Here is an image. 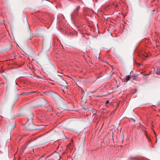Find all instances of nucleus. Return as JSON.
<instances>
[{
  "label": "nucleus",
  "instance_id": "ddd939ff",
  "mask_svg": "<svg viewBox=\"0 0 160 160\" xmlns=\"http://www.w3.org/2000/svg\"><path fill=\"white\" fill-rule=\"evenodd\" d=\"M30 142H29V143H28V144H29V143H30Z\"/></svg>",
  "mask_w": 160,
  "mask_h": 160
},
{
  "label": "nucleus",
  "instance_id": "f03ea898",
  "mask_svg": "<svg viewBox=\"0 0 160 160\" xmlns=\"http://www.w3.org/2000/svg\"><path fill=\"white\" fill-rule=\"evenodd\" d=\"M80 8V6H78L76 7L75 10L73 11V12L71 14V15L72 17L76 16L77 15Z\"/></svg>",
  "mask_w": 160,
  "mask_h": 160
},
{
  "label": "nucleus",
  "instance_id": "dca6fc26",
  "mask_svg": "<svg viewBox=\"0 0 160 160\" xmlns=\"http://www.w3.org/2000/svg\"><path fill=\"white\" fill-rule=\"evenodd\" d=\"M16 84H17V83L16 82Z\"/></svg>",
  "mask_w": 160,
  "mask_h": 160
},
{
  "label": "nucleus",
  "instance_id": "f257e3e1",
  "mask_svg": "<svg viewBox=\"0 0 160 160\" xmlns=\"http://www.w3.org/2000/svg\"><path fill=\"white\" fill-rule=\"evenodd\" d=\"M60 157L59 154L57 153H54L47 157L45 160L49 159L50 160H59Z\"/></svg>",
  "mask_w": 160,
  "mask_h": 160
},
{
  "label": "nucleus",
  "instance_id": "423d86ee",
  "mask_svg": "<svg viewBox=\"0 0 160 160\" xmlns=\"http://www.w3.org/2000/svg\"><path fill=\"white\" fill-rule=\"evenodd\" d=\"M36 92H24L22 93V94L23 95H28L29 94L32 93Z\"/></svg>",
  "mask_w": 160,
  "mask_h": 160
},
{
  "label": "nucleus",
  "instance_id": "4468645a",
  "mask_svg": "<svg viewBox=\"0 0 160 160\" xmlns=\"http://www.w3.org/2000/svg\"><path fill=\"white\" fill-rule=\"evenodd\" d=\"M30 142H29V143H28V144H29V143H30Z\"/></svg>",
  "mask_w": 160,
  "mask_h": 160
},
{
  "label": "nucleus",
  "instance_id": "9d476101",
  "mask_svg": "<svg viewBox=\"0 0 160 160\" xmlns=\"http://www.w3.org/2000/svg\"><path fill=\"white\" fill-rule=\"evenodd\" d=\"M109 102V100H107L105 102V104H107Z\"/></svg>",
  "mask_w": 160,
  "mask_h": 160
},
{
  "label": "nucleus",
  "instance_id": "f3484780",
  "mask_svg": "<svg viewBox=\"0 0 160 160\" xmlns=\"http://www.w3.org/2000/svg\"><path fill=\"white\" fill-rule=\"evenodd\" d=\"M40 159H39L38 160H40Z\"/></svg>",
  "mask_w": 160,
  "mask_h": 160
},
{
  "label": "nucleus",
  "instance_id": "f8f14e48",
  "mask_svg": "<svg viewBox=\"0 0 160 160\" xmlns=\"http://www.w3.org/2000/svg\"><path fill=\"white\" fill-rule=\"evenodd\" d=\"M101 96H100V95H98V96H97V97H100Z\"/></svg>",
  "mask_w": 160,
  "mask_h": 160
},
{
  "label": "nucleus",
  "instance_id": "2eb2a0df",
  "mask_svg": "<svg viewBox=\"0 0 160 160\" xmlns=\"http://www.w3.org/2000/svg\"><path fill=\"white\" fill-rule=\"evenodd\" d=\"M30 142H29V143H28V144H29V143H30Z\"/></svg>",
  "mask_w": 160,
  "mask_h": 160
},
{
  "label": "nucleus",
  "instance_id": "6e6552de",
  "mask_svg": "<svg viewBox=\"0 0 160 160\" xmlns=\"http://www.w3.org/2000/svg\"><path fill=\"white\" fill-rule=\"evenodd\" d=\"M121 138L122 141L124 140V133L123 132H122Z\"/></svg>",
  "mask_w": 160,
  "mask_h": 160
},
{
  "label": "nucleus",
  "instance_id": "0eeeda50",
  "mask_svg": "<svg viewBox=\"0 0 160 160\" xmlns=\"http://www.w3.org/2000/svg\"><path fill=\"white\" fill-rule=\"evenodd\" d=\"M156 73L158 75H160V69L158 68Z\"/></svg>",
  "mask_w": 160,
  "mask_h": 160
},
{
  "label": "nucleus",
  "instance_id": "20e7f679",
  "mask_svg": "<svg viewBox=\"0 0 160 160\" xmlns=\"http://www.w3.org/2000/svg\"><path fill=\"white\" fill-rule=\"evenodd\" d=\"M34 124L32 123L28 125L27 128L28 130H32L34 129Z\"/></svg>",
  "mask_w": 160,
  "mask_h": 160
},
{
  "label": "nucleus",
  "instance_id": "39448f33",
  "mask_svg": "<svg viewBox=\"0 0 160 160\" xmlns=\"http://www.w3.org/2000/svg\"><path fill=\"white\" fill-rule=\"evenodd\" d=\"M132 76L130 75H128V76H126L125 78L126 81L127 82L129 80H130V78Z\"/></svg>",
  "mask_w": 160,
  "mask_h": 160
},
{
  "label": "nucleus",
  "instance_id": "1a4fd4ad",
  "mask_svg": "<svg viewBox=\"0 0 160 160\" xmlns=\"http://www.w3.org/2000/svg\"><path fill=\"white\" fill-rule=\"evenodd\" d=\"M30 117L31 118L30 119H31V120H32V118H33V114H32V113H31L30 115Z\"/></svg>",
  "mask_w": 160,
  "mask_h": 160
},
{
  "label": "nucleus",
  "instance_id": "9b49d317",
  "mask_svg": "<svg viewBox=\"0 0 160 160\" xmlns=\"http://www.w3.org/2000/svg\"><path fill=\"white\" fill-rule=\"evenodd\" d=\"M96 92V91H93L92 92V93H95V92Z\"/></svg>",
  "mask_w": 160,
  "mask_h": 160
},
{
  "label": "nucleus",
  "instance_id": "7ed1b4c3",
  "mask_svg": "<svg viewBox=\"0 0 160 160\" xmlns=\"http://www.w3.org/2000/svg\"><path fill=\"white\" fill-rule=\"evenodd\" d=\"M59 82L60 84L63 86L67 87L68 85L67 82L62 78H60Z\"/></svg>",
  "mask_w": 160,
  "mask_h": 160
}]
</instances>
